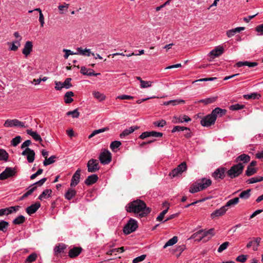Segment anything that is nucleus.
<instances>
[{"instance_id":"f03ea898","label":"nucleus","mask_w":263,"mask_h":263,"mask_svg":"<svg viewBox=\"0 0 263 263\" xmlns=\"http://www.w3.org/2000/svg\"><path fill=\"white\" fill-rule=\"evenodd\" d=\"M212 181L210 179L204 178L199 179L198 182L193 184L190 188V192L195 193L199 191L203 190L211 185Z\"/></svg>"},{"instance_id":"6e6552de","label":"nucleus","mask_w":263,"mask_h":263,"mask_svg":"<svg viewBox=\"0 0 263 263\" xmlns=\"http://www.w3.org/2000/svg\"><path fill=\"white\" fill-rule=\"evenodd\" d=\"M99 159L102 164H107L111 161V153L108 151H105L100 154Z\"/></svg>"},{"instance_id":"de8ad7c7","label":"nucleus","mask_w":263,"mask_h":263,"mask_svg":"<svg viewBox=\"0 0 263 263\" xmlns=\"http://www.w3.org/2000/svg\"><path fill=\"white\" fill-rule=\"evenodd\" d=\"M169 209V206H167L166 209L164 210H163L162 212H161L158 216L157 217L156 219L157 221H161L163 219L165 215L167 213L168 210Z\"/></svg>"},{"instance_id":"423d86ee","label":"nucleus","mask_w":263,"mask_h":263,"mask_svg":"<svg viewBox=\"0 0 263 263\" xmlns=\"http://www.w3.org/2000/svg\"><path fill=\"white\" fill-rule=\"evenodd\" d=\"M215 121V117H213L210 114L202 118L200 121V124L203 126L209 127L214 124Z\"/></svg>"},{"instance_id":"a211bd4d","label":"nucleus","mask_w":263,"mask_h":263,"mask_svg":"<svg viewBox=\"0 0 263 263\" xmlns=\"http://www.w3.org/2000/svg\"><path fill=\"white\" fill-rule=\"evenodd\" d=\"M41 204L39 202H36L34 204H31L30 206L26 208V211L28 214L31 215L36 212V211L40 208Z\"/></svg>"},{"instance_id":"6e6d98bb","label":"nucleus","mask_w":263,"mask_h":263,"mask_svg":"<svg viewBox=\"0 0 263 263\" xmlns=\"http://www.w3.org/2000/svg\"><path fill=\"white\" fill-rule=\"evenodd\" d=\"M244 108V105H240L239 104H236L234 105H231L229 107L231 110H237Z\"/></svg>"},{"instance_id":"c9c22d12","label":"nucleus","mask_w":263,"mask_h":263,"mask_svg":"<svg viewBox=\"0 0 263 263\" xmlns=\"http://www.w3.org/2000/svg\"><path fill=\"white\" fill-rule=\"evenodd\" d=\"M9 223L8 222L5 220L0 221V231L5 233L8 230Z\"/></svg>"},{"instance_id":"393cba45","label":"nucleus","mask_w":263,"mask_h":263,"mask_svg":"<svg viewBox=\"0 0 263 263\" xmlns=\"http://www.w3.org/2000/svg\"><path fill=\"white\" fill-rule=\"evenodd\" d=\"M26 132L27 134L31 136L35 141H39L40 143H41L43 141L40 135L36 132H33L31 129H27Z\"/></svg>"},{"instance_id":"13d9d810","label":"nucleus","mask_w":263,"mask_h":263,"mask_svg":"<svg viewBox=\"0 0 263 263\" xmlns=\"http://www.w3.org/2000/svg\"><path fill=\"white\" fill-rule=\"evenodd\" d=\"M248 255H240L237 257L236 258V260L237 261L241 262H245L247 259Z\"/></svg>"},{"instance_id":"1a4fd4ad","label":"nucleus","mask_w":263,"mask_h":263,"mask_svg":"<svg viewBox=\"0 0 263 263\" xmlns=\"http://www.w3.org/2000/svg\"><path fill=\"white\" fill-rule=\"evenodd\" d=\"M87 166L88 171L90 173H95L100 168L98 161L94 159H91L88 161Z\"/></svg>"},{"instance_id":"0eeeda50","label":"nucleus","mask_w":263,"mask_h":263,"mask_svg":"<svg viewBox=\"0 0 263 263\" xmlns=\"http://www.w3.org/2000/svg\"><path fill=\"white\" fill-rule=\"evenodd\" d=\"M16 174L14 168L7 167L4 171L0 174V180H4L9 177H13Z\"/></svg>"},{"instance_id":"f8f14e48","label":"nucleus","mask_w":263,"mask_h":263,"mask_svg":"<svg viewBox=\"0 0 263 263\" xmlns=\"http://www.w3.org/2000/svg\"><path fill=\"white\" fill-rule=\"evenodd\" d=\"M4 125L6 127L20 126L22 127H25L24 123L21 122L17 119H8L5 121Z\"/></svg>"},{"instance_id":"c85d7f7f","label":"nucleus","mask_w":263,"mask_h":263,"mask_svg":"<svg viewBox=\"0 0 263 263\" xmlns=\"http://www.w3.org/2000/svg\"><path fill=\"white\" fill-rule=\"evenodd\" d=\"M52 190L50 189H46L45 190L42 194L39 196L38 199L40 200H42L44 198H46L47 196V197H50L51 196Z\"/></svg>"},{"instance_id":"7ed1b4c3","label":"nucleus","mask_w":263,"mask_h":263,"mask_svg":"<svg viewBox=\"0 0 263 263\" xmlns=\"http://www.w3.org/2000/svg\"><path fill=\"white\" fill-rule=\"evenodd\" d=\"M245 165L241 163H236L233 165L227 171V175L231 179L235 178L240 175L244 170Z\"/></svg>"},{"instance_id":"58836bf2","label":"nucleus","mask_w":263,"mask_h":263,"mask_svg":"<svg viewBox=\"0 0 263 263\" xmlns=\"http://www.w3.org/2000/svg\"><path fill=\"white\" fill-rule=\"evenodd\" d=\"M26 218L23 215H20L15 218L12 222L14 224H21L25 221Z\"/></svg>"},{"instance_id":"2f4dec72","label":"nucleus","mask_w":263,"mask_h":263,"mask_svg":"<svg viewBox=\"0 0 263 263\" xmlns=\"http://www.w3.org/2000/svg\"><path fill=\"white\" fill-rule=\"evenodd\" d=\"M217 97H210L205 99L200 100L198 101V102L204 103L205 105H208L215 102L217 100Z\"/></svg>"},{"instance_id":"37998d69","label":"nucleus","mask_w":263,"mask_h":263,"mask_svg":"<svg viewBox=\"0 0 263 263\" xmlns=\"http://www.w3.org/2000/svg\"><path fill=\"white\" fill-rule=\"evenodd\" d=\"M92 95L95 98L99 100L100 101H103L105 99V96L99 91H93Z\"/></svg>"},{"instance_id":"dca6fc26","label":"nucleus","mask_w":263,"mask_h":263,"mask_svg":"<svg viewBox=\"0 0 263 263\" xmlns=\"http://www.w3.org/2000/svg\"><path fill=\"white\" fill-rule=\"evenodd\" d=\"M227 111L226 109H221L220 107H216L212 111L211 114L213 117H215V120H216L217 117H221L225 115Z\"/></svg>"},{"instance_id":"a18cd8bd","label":"nucleus","mask_w":263,"mask_h":263,"mask_svg":"<svg viewBox=\"0 0 263 263\" xmlns=\"http://www.w3.org/2000/svg\"><path fill=\"white\" fill-rule=\"evenodd\" d=\"M121 145V142L119 141H114L112 142L110 145V148L111 149L115 152L116 149L118 148Z\"/></svg>"},{"instance_id":"680f3d73","label":"nucleus","mask_w":263,"mask_h":263,"mask_svg":"<svg viewBox=\"0 0 263 263\" xmlns=\"http://www.w3.org/2000/svg\"><path fill=\"white\" fill-rule=\"evenodd\" d=\"M148 133L149 137H161L163 136V134L162 133L155 131L148 132Z\"/></svg>"},{"instance_id":"412c9836","label":"nucleus","mask_w":263,"mask_h":263,"mask_svg":"<svg viewBox=\"0 0 263 263\" xmlns=\"http://www.w3.org/2000/svg\"><path fill=\"white\" fill-rule=\"evenodd\" d=\"M227 211V208H226L224 206H222L219 209L215 210L211 214V217L213 219L215 217H219L224 214Z\"/></svg>"},{"instance_id":"ea45409f","label":"nucleus","mask_w":263,"mask_h":263,"mask_svg":"<svg viewBox=\"0 0 263 263\" xmlns=\"http://www.w3.org/2000/svg\"><path fill=\"white\" fill-rule=\"evenodd\" d=\"M56 158L57 157L55 155L51 156L49 158H46L45 160L43 162L44 165L47 166L55 162Z\"/></svg>"},{"instance_id":"3c124183","label":"nucleus","mask_w":263,"mask_h":263,"mask_svg":"<svg viewBox=\"0 0 263 263\" xmlns=\"http://www.w3.org/2000/svg\"><path fill=\"white\" fill-rule=\"evenodd\" d=\"M254 240V245L253 247V249L254 251H257L258 249V247L259 246V243L261 240V238L260 237H253Z\"/></svg>"},{"instance_id":"bf43d9fd","label":"nucleus","mask_w":263,"mask_h":263,"mask_svg":"<svg viewBox=\"0 0 263 263\" xmlns=\"http://www.w3.org/2000/svg\"><path fill=\"white\" fill-rule=\"evenodd\" d=\"M36 189H37L36 186H34L32 187L31 189L29 190L26 193H25L22 196V198H25L27 197L28 196L30 195L34 191H35L36 190Z\"/></svg>"},{"instance_id":"473e14b6","label":"nucleus","mask_w":263,"mask_h":263,"mask_svg":"<svg viewBox=\"0 0 263 263\" xmlns=\"http://www.w3.org/2000/svg\"><path fill=\"white\" fill-rule=\"evenodd\" d=\"M76 195V191L74 190L69 189L65 194V197L68 200H71Z\"/></svg>"},{"instance_id":"9b49d317","label":"nucleus","mask_w":263,"mask_h":263,"mask_svg":"<svg viewBox=\"0 0 263 263\" xmlns=\"http://www.w3.org/2000/svg\"><path fill=\"white\" fill-rule=\"evenodd\" d=\"M22 155L27 156V159L29 163H32L34 160L35 152L30 148L26 147L22 152Z\"/></svg>"},{"instance_id":"4d7b16f0","label":"nucleus","mask_w":263,"mask_h":263,"mask_svg":"<svg viewBox=\"0 0 263 263\" xmlns=\"http://www.w3.org/2000/svg\"><path fill=\"white\" fill-rule=\"evenodd\" d=\"M229 245V242L228 241H226V242H223L218 248V252L219 253L222 252L223 251H224V250H226L227 248Z\"/></svg>"},{"instance_id":"864d4df0","label":"nucleus","mask_w":263,"mask_h":263,"mask_svg":"<svg viewBox=\"0 0 263 263\" xmlns=\"http://www.w3.org/2000/svg\"><path fill=\"white\" fill-rule=\"evenodd\" d=\"M66 115L67 116H72L73 118H78L80 116V112L78 111V109H76L72 111H68Z\"/></svg>"},{"instance_id":"774afa93","label":"nucleus","mask_w":263,"mask_h":263,"mask_svg":"<svg viewBox=\"0 0 263 263\" xmlns=\"http://www.w3.org/2000/svg\"><path fill=\"white\" fill-rule=\"evenodd\" d=\"M166 121L164 120H161L159 121L155 122L154 124L157 127H163L166 124Z\"/></svg>"},{"instance_id":"9d476101","label":"nucleus","mask_w":263,"mask_h":263,"mask_svg":"<svg viewBox=\"0 0 263 263\" xmlns=\"http://www.w3.org/2000/svg\"><path fill=\"white\" fill-rule=\"evenodd\" d=\"M71 78H68L66 79L65 81L63 83L61 82H55V84L56 85L55 88L57 90H61L63 87L66 88V89H68L72 87V84L71 83Z\"/></svg>"},{"instance_id":"052dcab7","label":"nucleus","mask_w":263,"mask_h":263,"mask_svg":"<svg viewBox=\"0 0 263 263\" xmlns=\"http://www.w3.org/2000/svg\"><path fill=\"white\" fill-rule=\"evenodd\" d=\"M181 174L182 173L179 170L175 168L170 173L169 175L172 177H175Z\"/></svg>"},{"instance_id":"72a5a7b5","label":"nucleus","mask_w":263,"mask_h":263,"mask_svg":"<svg viewBox=\"0 0 263 263\" xmlns=\"http://www.w3.org/2000/svg\"><path fill=\"white\" fill-rule=\"evenodd\" d=\"M74 96V93L72 91L67 92L64 96L65 102L67 104L71 103L73 101L71 97Z\"/></svg>"},{"instance_id":"2eb2a0df","label":"nucleus","mask_w":263,"mask_h":263,"mask_svg":"<svg viewBox=\"0 0 263 263\" xmlns=\"http://www.w3.org/2000/svg\"><path fill=\"white\" fill-rule=\"evenodd\" d=\"M81 170L78 168L74 173L72 177L70 183V186L73 187L76 186L80 182V178L81 175Z\"/></svg>"},{"instance_id":"c756f323","label":"nucleus","mask_w":263,"mask_h":263,"mask_svg":"<svg viewBox=\"0 0 263 263\" xmlns=\"http://www.w3.org/2000/svg\"><path fill=\"white\" fill-rule=\"evenodd\" d=\"M77 51L78 53H79L80 54L82 55L89 57L90 56V54H91L92 55H95V54L93 53H91L90 52V49H83L81 47H80L77 48Z\"/></svg>"},{"instance_id":"79ce46f5","label":"nucleus","mask_w":263,"mask_h":263,"mask_svg":"<svg viewBox=\"0 0 263 263\" xmlns=\"http://www.w3.org/2000/svg\"><path fill=\"white\" fill-rule=\"evenodd\" d=\"M263 181V177H255L251 178L250 179H249L248 180H247V182L248 184H251L254 183H256L258 182H260Z\"/></svg>"},{"instance_id":"ddd939ff","label":"nucleus","mask_w":263,"mask_h":263,"mask_svg":"<svg viewBox=\"0 0 263 263\" xmlns=\"http://www.w3.org/2000/svg\"><path fill=\"white\" fill-rule=\"evenodd\" d=\"M227 170L225 167H221L217 168L213 173L212 176L216 179H223L227 174Z\"/></svg>"},{"instance_id":"4be33fe9","label":"nucleus","mask_w":263,"mask_h":263,"mask_svg":"<svg viewBox=\"0 0 263 263\" xmlns=\"http://www.w3.org/2000/svg\"><path fill=\"white\" fill-rule=\"evenodd\" d=\"M82 250L81 247H74L69 250L68 255L70 258H75L81 253Z\"/></svg>"},{"instance_id":"338daca9","label":"nucleus","mask_w":263,"mask_h":263,"mask_svg":"<svg viewBox=\"0 0 263 263\" xmlns=\"http://www.w3.org/2000/svg\"><path fill=\"white\" fill-rule=\"evenodd\" d=\"M146 257V255H142L137 257L133 259V263H138L140 261H143Z\"/></svg>"},{"instance_id":"49530a36","label":"nucleus","mask_w":263,"mask_h":263,"mask_svg":"<svg viewBox=\"0 0 263 263\" xmlns=\"http://www.w3.org/2000/svg\"><path fill=\"white\" fill-rule=\"evenodd\" d=\"M36 257L37 255L35 253H32L27 257L25 262L26 263H31L36 260Z\"/></svg>"},{"instance_id":"a19ab883","label":"nucleus","mask_w":263,"mask_h":263,"mask_svg":"<svg viewBox=\"0 0 263 263\" xmlns=\"http://www.w3.org/2000/svg\"><path fill=\"white\" fill-rule=\"evenodd\" d=\"M9 158L8 153L4 149H0V161H7Z\"/></svg>"},{"instance_id":"4c0bfd02","label":"nucleus","mask_w":263,"mask_h":263,"mask_svg":"<svg viewBox=\"0 0 263 263\" xmlns=\"http://www.w3.org/2000/svg\"><path fill=\"white\" fill-rule=\"evenodd\" d=\"M178 241V237L176 236L168 240L163 246V248H166L168 246H172L177 243Z\"/></svg>"},{"instance_id":"0e129e2a","label":"nucleus","mask_w":263,"mask_h":263,"mask_svg":"<svg viewBox=\"0 0 263 263\" xmlns=\"http://www.w3.org/2000/svg\"><path fill=\"white\" fill-rule=\"evenodd\" d=\"M152 82L151 81H143L141 82L140 84V86L141 88H147L150 87L152 85Z\"/></svg>"},{"instance_id":"bb28decb","label":"nucleus","mask_w":263,"mask_h":263,"mask_svg":"<svg viewBox=\"0 0 263 263\" xmlns=\"http://www.w3.org/2000/svg\"><path fill=\"white\" fill-rule=\"evenodd\" d=\"M190 121H191V119L188 116L184 115L182 119L180 117H174L172 120V122L174 123H178L183 122H189Z\"/></svg>"},{"instance_id":"603ef678","label":"nucleus","mask_w":263,"mask_h":263,"mask_svg":"<svg viewBox=\"0 0 263 263\" xmlns=\"http://www.w3.org/2000/svg\"><path fill=\"white\" fill-rule=\"evenodd\" d=\"M260 97V95L257 93H252L250 95H243V98L246 99H255L258 98L257 97Z\"/></svg>"},{"instance_id":"f257e3e1","label":"nucleus","mask_w":263,"mask_h":263,"mask_svg":"<svg viewBox=\"0 0 263 263\" xmlns=\"http://www.w3.org/2000/svg\"><path fill=\"white\" fill-rule=\"evenodd\" d=\"M126 209L129 213L138 214L140 217H146L151 211L146 203L140 199H136L128 203Z\"/></svg>"},{"instance_id":"5fc2aeb1","label":"nucleus","mask_w":263,"mask_h":263,"mask_svg":"<svg viewBox=\"0 0 263 263\" xmlns=\"http://www.w3.org/2000/svg\"><path fill=\"white\" fill-rule=\"evenodd\" d=\"M190 130V128L186 127L180 126H175L174 127L173 129L172 130V133H174L176 132L179 131H183V130Z\"/></svg>"},{"instance_id":"39448f33","label":"nucleus","mask_w":263,"mask_h":263,"mask_svg":"<svg viewBox=\"0 0 263 263\" xmlns=\"http://www.w3.org/2000/svg\"><path fill=\"white\" fill-rule=\"evenodd\" d=\"M214 229H210V230L208 231H204V230H199L198 232L194 233L191 237V238H196L199 235H201V237L199 239H197L196 240L198 242L200 241L204 237L209 236V235H211L210 237H209V238H211L212 236L214 235Z\"/></svg>"},{"instance_id":"b1692460","label":"nucleus","mask_w":263,"mask_h":263,"mask_svg":"<svg viewBox=\"0 0 263 263\" xmlns=\"http://www.w3.org/2000/svg\"><path fill=\"white\" fill-rule=\"evenodd\" d=\"M139 127L138 126H132L129 129H125L123 132L120 134V137L122 138L125 136L129 135L130 134L133 133L135 130L138 129Z\"/></svg>"},{"instance_id":"e2e57ef3","label":"nucleus","mask_w":263,"mask_h":263,"mask_svg":"<svg viewBox=\"0 0 263 263\" xmlns=\"http://www.w3.org/2000/svg\"><path fill=\"white\" fill-rule=\"evenodd\" d=\"M63 51L65 53V54L64 55V57L65 59H68L69 55H73L78 54V53H74L73 51H71L70 50L64 49Z\"/></svg>"},{"instance_id":"6ab92c4d","label":"nucleus","mask_w":263,"mask_h":263,"mask_svg":"<svg viewBox=\"0 0 263 263\" xmlns=\"http://www.w3.org/2000/svg\"><path fill=\"white\" fill-rule=\"evenodd\" d=\"M33 45L31 41H27L26 42L24 48L22 50V53L27 57L30 54L31 52L32 51Z\"/></svg>"},{"instance_id":"e433bc0d","label":"nucleus","mask_w":263,"mask_h":263,"mask_svg":"<svg viewBox=\"0 0 263 263\" xmlns=\"http://www.w3.org/2000/svg\"><path fill=\"white\" fill-rule=\"evenodd\" d=\"M251 189H248L242 191L239 195V198L244 199H247L250 197V192Z\"/></svg>"},{"instance_id":"09e8293b","label":"nucleus","mask_w":263,"mask_h":263,"mask_svg":"<svg viewBox=\"0 0 263 263\" xmlns=\"http://www.w3.org/2000/svg\"><path fill=\"white\" fill-rule=\"evenodd\" d=\"M178 170H179L181 173L185 171L187 169V165L185 162H183L179 165L177 166L176 168Z\"/></svg>"},{"instance_id":"aec40b11","label":"nucleus","mask_w":263,"mask_h":263,"mask_svg":"<svg viewBox=\"0 0 263 263\" xmlns=\"http://www.w3.org/2000/svg\"><path fill=\"white\" fill-rule=\"evenodd\" d=\"M81 72L84 74L88 76H97L100 75V73H95L92 69H87L85 67L83 66L81 69Z\"/></svg>"},{"instance_id":"4468645a","label":"nucleus","mask_w":263,"mask_h":263,"mask_svg":"<svg viewBox=\"0 0 263 263\" xmlns=\"http://www.w3.org/2000/svg\"><path fill=\"white\" fill-rule=\"evenodd\" d=\"M250 159L251 158L250 156L245 154H242L237 157L235 159L234 162L237 164L240 163L242 165H245V164L247 163L250 161Z\"/></svg>"},{"instance_id":"c03bdc74","label":"nucleus","mask_w":263,"mask_h":263,"mask_svg":"<svg viewBox=\"0 0 263 263\" xmlns=\"http://www.w3.org/2000/svg\"><path fill=\"white\" fill-rule=\"evenodd\" d=\"M66 248V246L64 244H60L58 246H56L54 248V252L55 254L61 253L64 252V250Z\"/></svg>"},{"instance_id":"20e7f679","label":"nucleus","mask_w":263,"mask_h":263,"mask_svg":"<svg viewBox=\"0 0 263 263\" xmlns=\"http://www.w3.org/2000/svg\"><path fill=\"white\" fill-rule=\"evenodd\" d=\"M138 228L137 221L132 218H130L126 224L123 228V232L125 234H129L130 233L136 231Z\"/></svg>"},{"instance_id":"a878e982","label":"nucleus","mask_w":263,"mask_h":263,"mask_svg":"<svg viewBox=\"0 0 263 263\" xmlns=\"http://www.w3.org/2000/svg\"><path fill=\"white\" fill-rule=\"evenodd\" d=\"M185 101L184 100L181 99H176V100H170L169 101L164 102L163 103V105H171L172 106H175L179 104H184L185 103Z\"/></svg>"},{"instance_id":"cd10ccee","label":"nucleus","mask_w":263,"mask_h":263,"mask_svg":"<svg viewBox=\"0 0 263 263\" xmlns=\"http://www.w3.org/2000/svg\"><path fill=\"white\" fill-rule=\"evenodd\" d=\"M20 208L21 206L19 205L10 206L8 208H4L5 213H6V215H8L9 214L16 212L20 210Z\"/></svg>"},{"instance_id":"f3484780","label":"nucleus","mask_w":263,"mask_h":263,"mask_svg":"<svg viewBox=\"0 0 263 263\" xmlns=\"http://www.w3.org/2000/svg\"><path fill=\"white\" fill-rule=\"evenodd\" d=\"M224 49L221 46H217L214 49L212 50L210 53V57L212 59L217 57L223 53Z\"/></svg>"},{"instance_id":"f704fd0d","label":"nucleus","mask_w":263,"mask_h":263,"mask_svg":"<svg viewBox=\"0 0 263 263\" xmlns=\"http://www.w3.org/2000/svg\"><path fill=\"white\" fill-rule=\"evenodd\" d=\"M258 171V168L248 166L246 171V175L249 177L256 174Z\"/></svg>"},{"instance_id":"5701e85b","label":"nucleus","mask_w":263,"mask_h":263,"mask_svg":"<svg viewBox=\"0 0 263 263\" xmlns=\"http://www.w3.org/2000/svg\"><path fill=\"white\" fill-rule=\"evenodd\" d=\"M99 178L96 174H92L89 176L85 180V183L87 185H90L96 183Z\"/></svg>"},{"instance_id":"69168bd1","label":"nucleus","mask_w":263,"mask_h":263,"mask_svg":"<svg viewBox=\"0 0 263 263\" xmlns=\"http://www.w3.org/2000/svg\"><path fill=\"white\" fill-rule=\"evenodd\" d=\"M69 6V4L64 3V5H60L58 6V8L59 10L60 11V13H63V12H62V11L66 10H67Z\"/></svg>"},{"instance_id":"8fccbe9b","label":"nucleus","mask_w":263,"mask_h":263,"mask_svg":"<svg viewBox=\"0 0 263 263\" xmlns=\"http://www.w3.org/2000/svg\"><path fill=\"white\" fill-rule=\"evenodd\" d=\"M22 138L20 136H17L13 138L11 141V144L13 146H16L21 141Z\"/></svg>"},{"instance_id":"7c9ffc66","label":"nucleus","mask_w":263,"mask_h":263,"mask_svg":"<svg viewBox=\"0 0 263 263\" xmlns=\"http://www.w3.org/2000/svg\"><path fill=\"white\" fill-rule=\"evenodd\" d=\"M239 198L235 197L232 199L229 200L224 206H225L226 208L228 209L229 207H231L236 205L239 202Z\"/></svg>"}]
</instances>
